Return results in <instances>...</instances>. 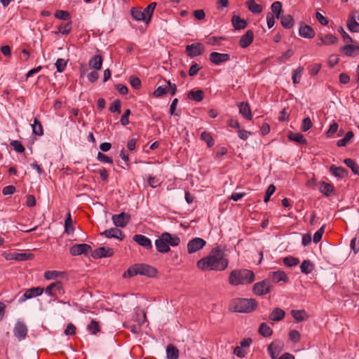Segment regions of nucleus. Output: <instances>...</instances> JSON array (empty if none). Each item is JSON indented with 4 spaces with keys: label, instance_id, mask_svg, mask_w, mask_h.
I'll return each instance as SVG.
<instances>
[{
    "label": "nucleus",
    "instance_id": "nucleus-40",
    "mask_svg": "<svg viewBox=\"0 0 359 359\" xmlns=\"http://www.w3.org/2000/svg\"><path fill=\"white\" fill-rule=\"evenodd\" d=\"M348 30L351 32H359V23L353 16L350 17L346 23Z\"/></svg>",
    "mask_w": 359,
    "mask_h": 359
},
{
    "label": "nucleus",
    "instance_id": "nucleus-10",
    "mask_svg": "<svg viewBox=\"0 0 359 359\" xmlns=\"http://www.w3.org/2000/svg\"><path fill=\"white\" fill-rule=\"evenodd\" d=\"M114 224L116 227H125L130 219V215L125 212L114 215L111 217Z\"/></svg>",
    "mask_w": 359,
    "mask_h": 359
},
{
    "label": "nucleus",
    "instance_id": "nucleus-7",
    "mask_svg": "<svg viewBox=\"0 0 359 359\" xmlns=\"http://www.w3.org/2000/svg\"><path fill=\"white\" fill-rule=\"evenodd\" d=\"M44 290L41 287H36L27 289L25 293L19 298L18 302L20 304L25 302L27 299L36 297L42 294Z\"/></svg>",
    "mask_w": 359,
    "mask_h": 359
},
{
    "label": "nucleus",
    "instance_id": "nucleus-32",
    "mask_svg": "<svg viewBox=\"0 0 359 359\" xmlns=\"http://www.w3.org/2000/svg\"><path fill=\"white\" fill-rule=\"evenodd\" d=\"M271 277L275 283H279L280 281L287 282L288 280L287 274L283 271L273 272Z\"/></svg>",
    "mask_w": 359,
    "mask_h": 359
},
{
    "label": "nucleus",
    "instance_id": "nucleus-28",
    "mask_svg": "<svg viewBox=\"0 0 359 359\" xmlns=\"http://www.w3.org/2000/svg\"><path fill=\"white\" fill-rule=\"evenodd\" d=\"M231 22L235 29H243L247 26V22L239 16L233 15L231 18Z\"/></svg>",
    "mask_w": 359,
    "mask_h": 359
},
{
    "label": "nucleus",
    "instance_id": "nucleus-29",
    "mask_svg": "<svg viewBox=\"0 0 359 359\" xmlns=\"http://www.w3.org/2000/svg\"><path fill=\"white\" fill-rule=\"evenodd\" d=\"M315 269V265L309 259L304 260L300 265V270L304 274L311 273Z\"/></svg>",
    "mask_w": 359,
    "mask_h": 359
},
{
    "label": "nucleus",
    "instance_id": "nucleus-55",
    "mask_svg": "<svg viewBox=\"0 0 359 359\" xmlns=\"http://www.w3.org/2000/svg\"><path fill=\"white\" fill-rule=\"evenodd\" d=\"M121 102L119 100H115L111 104L109 107V111L111 112H117L118 114H121Z\"/></svg>",
    "mask_w": 359,
    "mask_h": 359
},
{
    "label": "nucleus",
    "instance_id": "nucleus-17",
    "mask_svg": "<svg viewBox=\"0 0 359 359\" xmlns=\"http://www.w3.org/2000/svg\"><path fill=\"white\" fill-rule=\"evenodd\" d=\"M253 39L254 33L252 30L249 29L241 37L239 46L243 48H245L252 43Z\"/></svg>",
    "mask_w": 359,
    "mask_h": 359
},
{
    "label": "nucleus",
    "instance_id": "nucleus-15",
    "mask_svg": "<svg viewBox=\"0 0 359 359\" xmlns=\"http://www.w3.org/2000/svg\"><path fill=\"white\" fill-rule=\"evenodd\" d=\"M133 240L138 245L145 248L147 250H151L152 248L151 240L144 235L135 234L133 236Z\"/></svg>",
    "mask_w": 359,
    "mask_h": 359
},
{
    "label": "nucleus",
    "instance_id": "nucleus-20",
    "mask_svg": "<svg viewBox=\"0 0 359 359\" xmlns=\"http://www.w3.org/2000/svg\"><path fill=\"white\" fill-rule=\"evenodd\" d=\"M239 108V113L247 120L252 119L251 109L248 102H239L238 104Z\"/></svg>",
    "mask_w": 359,
    "mask_h": 359
},
{
    "label": "nucleus",
    "instance_id": "nucleus-19",
    "mask_svg": "<svg viewBox=\"0 0 359 359\" xmlns=\"http://www.w3.org/2000/svg\"><path fill=\"white\" fill-rule=\"evenodd\" d=\"M163 236L164 237V241L168 245V247H176L180 243V238L177 235H172L168 232L162 233Z\"/></svg>",
    "mask_w": 359,
    "mask_h": 359
},
{
    "label": "nucleus",
    "instance_id": "nucleus-47",
    "mask_svg": "<svg viewBox=\"0 0 359 359\" xmlns=\"http://www.w3.org/2000/svg\"><path fill=\"white\" fill-rule=\"evenodd\" d=\"M34 257L33 254L32 253H20L17 252L13 255V259L17 261H26L32 259Z\"/></svg>",
    "mask_w": 359,
    "mask_h": 359
},
{
    "label": "nucleus",
    "instance_id": "nucleus-26",
    "mask_svg": "<svg viewBox=\"0 0 359 359\" xmlns=\"http://www.w3.org/2000/svg\"><path fill=\"white\" fill-rule=\"evenodd\" d=\"M245 5L248 9L253 14H259L262 12V6L257 4L255 0L247 1Z\"/></svg>",
    "mask_w": 359,
    "mask_h": 359
},
{
    "label": "nucleus",
    "instance_id": "nucleus-30",
    "mask_svg": "<svg viewBox=\"0 0 359 359\" xmlns=\"http://www.w3.org/2000/svg\"><path fill=\"white\" fill-rule=\"evenodd\" d=\"M291 315L296 322H302L308 318V315L304 310H292Z\"/></svg>",
    "mask_w": 359,
    "mask_h": 359
},
{
    "label": "nucleus",
    "instance_id": "nucleus-11",
    "mask_svg": "<svg viewBox=\"0 0 359 359\" xmlns=\"http://www.w3.org/2000/svg\"><path fill=\"white\" fill-rule=\"evenodd\" d=\"M114 251L112 248L100 247L91 252V256L94 259H100L102 257H110L113 256Z\"/></svg>",
    "mask_w": 359,
    "mask_h": 359
},
{
    "label": "nucleus",
    "instance_id": "nucleus-24",
    "mask_svg": "<svg viewBox=\"0 0 359 359\" xmlns=\"http://www.w3.org/2000/svg\"><path fill=\"white\" fill-rule=\"evenodd\" d=\"M330 172L335 177L344 178L348 175V171L342 167H336L332 165L330 167Z\"/></svg>",
    "mask_w": 359,
    "mask_h": 359
},
{
    "label": "nucleus",
    "instance_id": "nucleus-34",
    "mask_svg": "<svg viewBox=\"0 0 359 359\" xmlns=\"http://www.w3.org/2000/svg\"><path fill=\"white\" fill-rule=\"evenodd\" d=\"M204 97V93L201 90H190L187 94V97L189 100H194L196 102H201L203 100Z\"/></svg>",
    "mask_w": 359,
    "mask_h": 359
},
{
    "label": "nucleus",
    "instance_id": "nucleus-16",
    "mask_svg": "<svg viewBox=\"0 0 359 359\" xmlns=\"http://www.w3.org/2000/svg\"><path fill=\"white\" fill-rule=\"evenodd\" d=\"M299 35L306 39H312L315 36V32L313 29L304 23H302L299 29Z\"/></svg>",
    "mask_w": 359,
    "mask_h": 359
},
{
    "label": "nucleus",
    "instance_id": "nucleus-14",
    "mask_svg": "<svg viewBox=\"0 0 359 359\" xmlns=\"http://www.w3.org/2000/svg\"><path fill=\"white\" fill-rule=\"evenodd\" d=\"M210 61L216 65L227 62L230 60V55L227 53L212 52L209 56Z\"/></svg>",
    "mask_w": 359,
    "mask_h": 359
},
{
    "label": "nucleus",
    "instance_id": "nucleus-45",
    "mask_svg": "<svg viewBox=\"0 0 359 359\" xmlns=\"http://www.w3.org/2000/svg\"><path fill=\"white\" fill-rule=\"evenodd\" d=\"M344 163L350 168L352 170V172L355 175H359V166L358 164L351 158H346L344 161Z\"/></svg>",
    "mask_w": 359,
    "mask_h": 359
},
{
    "label": "nucleus",
    "instance_id": "nucleus-63",
    "mask_svg": "<svg viewBox=\"0 0 359 359\" xmlns=\"http://www.w3.org/2000/svg\"><path fill=\"white\" fill-rule=\"evenodd\" d=\"M133 333H139L141 330V323L138 322L137 324L128 323L126 326Z\"/></svg>",
    "mask_w": 359,
    "mask_h": 359
},
{
    "label": "nucleus",
    "instance_id": "nucleus-13",
    "mask_svg": "<svg viewBox=\"0 0 359 359\" xmlns=\"http://www.w3.org/2000/svg\"><path fill=\"white\" fill-rule=\"evenodd\" d=\"M13 334L19 341L24 339L27 334V325L23 322L18 321L15 325Z\"/></svg>",
    "mask_w": 359,
    "mask_h": 359
},
{
    "label": "nucleus",
    "instance_id": "nucleus-31",
    "mask_svg": "<svg viewBox=\"0 0 359 359\" xmlns=\"http://www.w3.org/2000/svg\"><path fill=\"white\" fill-rule=\"evenodd\" d=\"M130 12L134 20L137 21H143L144 23L148 24L145 15H144L141 8H133Z\"/></svg>",
    "mask_w": 359,
    "mask_h": 359
},
{
    "label": "nucleus",
    "instance_id": "nucleus-25",
    "mask_svg": "<svg viewBox=\"0 0 359 359\" xmlns=\"http://www.w3.org/2000/svg\"><path fill=\"white\" fill-rule=\"evenodd\" d=\"M285 312L280 308H275L269 314V319L272 321H280L284 318Z\"/></svg>",
    "mask_w": 359,
    "mask_h": 359
},
{
    "label": "nucleus",
    "instance_id": "nucleus-9",
    "mask_svg": "<svg viewBox=\"0 0 359 359\" xmlns=\"http://www.w3.org/2000/svg\"><path fill=\"white\" fill-rule=\"evenodd\" d=\"M206 245V241L201 238H195L190 240L187 243V250L189 254H193Z\"/></svg>",
    "mask_w": 359,
    "mask_h": 359
},
{
    "label": "nucleus",
    "instance_id": "nucleus-22",
    "mask_svg": "<svg viewBox=\"0 0 359 359\" xmlns=\"http://www.w3.org/2000/svg\"><path fill=\"white\" fill-rule=\"evenodd\" d=\"M102 62L103 58L102 55H95L90 59L88 65L90 68L94 69L95 70H100L102 68Z\"/></svg>",
    "mask_w": 359,
    "mask_h": 359
},
{
    "label": "nucleus",
    "instance_id": "nucleus-58",
    "mask_svg": "<svg viewBox=\"0 0 359 359\" xmlns=\"http://www.w3.org/2000/svg\"><path fill=\"white\" fill-rule=\"evenodd\" d=\"M11 145L13 149L18 153H22L25 151V147L18 140H13L11 142Z\"/></svg>",
    "mask_w": 359,
    "mask_h": 359
},
{
    "label": "nucleus",
    "instance_id": "nucleus-46",
    "mask_svg": "<svg viewBox=\"0 0 359 359\" xmlns=\"http://www.w3.org/2000/svg\"><path fill=\"white\" fill-rule=\"evenodd\" d=\"M201 138L207 143L208 147H212L215 144L214 140L210 133L207 131H203L201 134Z\"/></svg>",
    "mask_w": 359,
    "mask_h": 359
},
{
    "label": "nucleus",
    "instance_id": "nucleus-3",
    "mask_svg": "<svg viewBox=\"0 0 359 359\" xmlns=\"http://www.w3.org/2000/svg\"><path fill=\"white\" fill-rule=\"evenodd\" d=\"M258 304L255 299L236 298L229 304V310L238 313H251L257 308Z\"/></svg>",
    "mask_w": 359,
    "mask_h": 359
},
{
    "label": "nucleus",
    "instance_id": "nucleus-12",
    "mask_svg": "<svg viewBox=\"0 0 359 359\" xmlns=\"http://www.w3.org/2000/svg\"><path fill=\"white\" fill-rule=\"evenodd\" d=\"M45 292L50 297H55L57 294H63L62 284L60 281L52 283L46 288Z\"/></svg>",
    "mask_w": 359,
    "mask_h": 359
},
{
    "label": "nucleus",
    "instance_id": "nucleus-33",
    "mask_svg": "<svg viewBox=\"0 0 359 359\" xmlns=\"http://www.w3.org/2000/svg\"><path fill=\"white\" fill-rule=\"evenodd\" d=\"M280 22L285 29H290L294 25V21L291 15H285L280 17Z\"/></svg>",
    "mask_w": 359,
    "mask_h": 359
},
{
    "label": "nucleus",
    "instance_id": "nucleus-57",
    "mask_svg": "<svg viewBox=\"0 0 359 359\" xmlns=\"http://www.w3.org/2000/svg\"><path fill=\"white\" fill-rule=\"evenodd\" d=\"M67 66V60L65 59L59 58L55 62V67L58 72H62Z\"/></svg>",
    "mask_w": 359,
    "mask_h": 359
},
{
    "label": "nucleus",
    "instance_id": "nucleus-38",
    "mask_svg": "<svg viewBox=\"0 0 359 359\" xmlns=\"http://www.w3.org/2000/svg\"><path fill=\"white\" fill-rule=\"evenodd\" d=\"M156 3L152 2L149 4L143 11V14L145 15V18L147 19V21L148 22V24L150 22L152 15L154 13V11L156 8Z\"/></svg>",
    "mask_w": 359,
    "mask_h": 359
},
{
    "label": "nucleus",
    "instance_id": "nucleus-23",
    "mask_svg": "<svg viewBox=\"0 0 359 359\" xmlns=\"http://www.w3.org/2000/svg\"><path fill=\"white\" fill-rule=\"evenodd\" d=\"M319 41H320L317 43L318 46H320L322 45L329 46V45L336 43L337 42V38L334 35L329 34H326L324 36H321L319 39Z\"/></svg>",
    "mask_w": 359,
    "mask_h": 359
},
{
    "label": "nucleus",
    "instance_id": "nucleus-43",
    "mask_svg": "<svg viewBox=\"0 0 359 359\" xmlns=\"http://www.w3.org/2000/svg\"><path fill=\"white\" fill-rule=\"evenodd\" d=\"M271 8L274 17L276 18H280V15L283 12L282 3L278 1H275L272 4Z\"/></svg>",
    "mask_w": 359,
    "mask_h": 359
},
{
    "label": "nucleus",
    "instance_id": "nucleus-6",
    "mask_svg": "<svg viewBox=\"0 0 359 359\" xmlns=\"http://www.w3.org/2000/svg\"><path fill=\"white\" fill-rule=\"evenodd\" d=\"M187 56L195 57L201 55L205 51V46L203 43L197 42L187 45L185 48Z\"/></svg>",
    "mask_w": 359,
    "mask_h": 359
},
{
    "label": "nucleus",
    "instance_id": "nucleus-39",
    "mask_svg": "<svg viewBox=\"0 0 359 359\" xmlns=\"http://www.w3.org/2000/svg\"><path fill=\"white\" fill-rule=\"evenodd\" d=\"M288 139L291 141L296 142L302 144H307V141L304 138V135L299 133H290L288 135Z\"/></svg>",
    "mask_w": 359,
    "mask_h": 359
},
{
    "label": "nucleus",
    "instance_id": "nucleus-18",
    "mask_svg": "<svg viewBox=\"0 0 359 359\" xmlns=\"http://www.w3.org/2000/svg\"><path fill=\"white\" fill-rule=\"evenodd\" d=\"M101 236H104L106 238H115L121 241L124 238L123 232L117 228H111L109 229H107L101 233Z\"/></svg>",
    "mask_w": 359,
    "mask_h": 359
},
{
    "label": "nucleus",
    "instance_id": "nucleus-56",
    "mask_svg": "<svg viewBox=\"0 0 359 359\" xmlns=\"http://www.w3.org/2000/svg\"><path fill=\"white\" fill-rule=\"evenodd\" d=\"M312 126H313V123H312L310 118L309 117H306V118H304L303 121H302V126H301V130L303 132H306L310 128H311Z\"/></svg>",
    "mask_w": 359,
    "mask_h": 359
},
{
    "label": "nucleus",
    "instance_id": "nucleus-54",
    "mask_svg": "<svg viewBox=\"0 0 359 359\" xmlns=\"http://www.w3.org/2000/svg\"><path fill=\"white\" fill-rule=\"evenodd\" d=\"M72 22H69L64 25H60L57 27V30L59 33L67 35L72 30Z\"/></svg>",
    "mask_w": 359,
    "mask_h": 359
},
{
    "label": "nucleus",
    "instance_id": "nucleus-35",
    "mask_svg": "<svg viewBox=\"0 0 359 359\" xmlns=\"http://www.w3.org/2000/svg\"><path fill=\"white\" fill-rule=\"evenodd\" d=\"M166 354L168 359H178L179 350L172 344H169L166 347Z\"/></svg>",
    "mask_w": 359,
    "mask_h": 359
},
{
    "label": "nucleus",
    "instance_id": "nucleus-4",
    "mask_svg": "<svg viewBox=\"0 0 359 359\" xmlns=\"http://www.w3.org/2000/svg\"><path fill=\"white\" fill-rule=\"evenodd\" d=\"M156 273L157 270L150 265L146 264H136L129 267L127 271L123 273V276L124 278L133 277L140 274L148 277H154Z\"/></svg>",
    "mask_w": 359,
    "mask_h": 359
},
{
    "label": "nucleus",
    "instance_id": "nucleus-53",
    "mask_svg": "<svg viewBox=\"0 0 359 359\" xmlns=\"http://www.w3.org/2000/svg\"><path fill=\"white\" fill-rule=\"evenodd\" d=\"M55 17L62 20H68L71 18V15L68 11L59 10L55 13Z\"/></svg>",
    "mask_w": 359,
    "mask_h": 359
},
{
    "label": "nucleus",
    "instance_id": "nucleus-36",
    "mask_svg": "<svg viewBox=\"0 0 359 359\" xmlns=\"http://www.w3.org/2000/svg\"><path fill=\"white\" fill-rule=\"evenodd\" d=\"M340 50L346 56L351 57L353 55L355 51L359 50V47L358 46L346 43V45L340 48Z\"/></svg>",
    "mask_w": 359,
    "mask_h": 359
},
{
    "label": "nucleus",
    "instance_id": "nucleus-64",
    "mask_svg": "<svg viewBox=\"0 0 359 359\" xmlns=\"http://www.w3.org/2000/svg\"><path fill=\"white\" fill-rule=\"evenodd\" d=\"M289 338L293 342H299L300 341V334L297 330H291L289 333Z\"/></svg>",
    "mask_w": 359,
    "mask_h": 359
},
{
    "label": "nucleus",
    "instance_id": "nucleus-49",
    "mask_svg": "<svg viewBox=\"0 0 359 359\" xmlns=\"http://www.w3.org/2000/svg\"><path fill=\"white\" fill-rule=\"evenodd\" d=\"M169 92V88L167 85H162L158 86L154 92L153 95L156 97H160Z\"/></svg>",
    "mask_w": 359,
    "mask_h": 359
},
{
    "label": "nucleus",
    "instance_id": "nucleus-50",
    "mask_svg": "<svg viewBox=\"0 0 359 359\" xmlns=\"http://www.w3.org/2000/svg\"><path fill=\"white\" fill-rule=\"evenodd\" d=\"M353 135H354L352 131L347 132L342 139L337 141V147H345L350 141V140L353 137Z\"/></svg>",
    "mask_w": 359,
    "mask_h": 359
},
{
    "label": "nucleus",
    "instance_id": "nucleus-48",
    "mask_svg": "<svg viewBox=\"0 0 359 359\" xmlns=\"http://www.w3.org/2000/svg\"><path fill=\"white\" fill-rule=\"evenodd\" d=\"M304 70L303 67H299L297 69L292 71V81L294 84L299 83L302 77V74Z\"/></svg>",
    "mask_w": 359,
    "mask_h": 359
},
{
    "label": "nucleus",
    "instance_id": "nucleus-2",
    "mask_svg": "<svg viewBox=\"0 0 359 359\" xmlns=\"http://www.w3.org/2000/svg\"><path fill=\"white\" fill-rule=\"evenodd\" d=\"M255 273L248 269H238L231 271L229 276L230 285L236 286L238 285L250 284L255 280Z\"/></svg>",
    "mask_w": 359,
    "mask_h": 359
},
{
    "label": "nucleus",
    "instance_id": "nucleus-5",
    "mask_svg": "<svg viewBox=\"0 0 359 359\" xmlns=\"http://www.w3.org/2000/svg\"><path fill=\"white\" fill-rule=\"evenodd\" d=\"M271 284L269 280L265 279L254 284L252 292L258 296H263L270 292Z\"/></svg>",
    "mask_w": 359,
    "mask_h": 359
},
{
    "label": "nucleus",
    "instance_id": "nucleus-52",
    "mask_svg": "<svg viewBox=\"0 0 359 359\" xmlns=\"http://www.w3.org/2000/svg\"><path fill=\"white\" fill-rule=\"evenodd\" d=\"M87 329L93 334H96L100 330L99 323L95 320H92L90 324L88 325Z\"/></svg>",
    "mask_w": 359,
    "mask_h": 359
},
{
    "label": "nucleus",
    "instance_id": "nucleus-37",
    "mask_svg": "<svg viewBox=\"0 0 359 359\" xmlns=\"http://www.w3.org/2000/svg\"><path fill=\"white\" fill-rule=\"evenodd\" d=\"M72 223L71 213L69 212L65 221V232L68 235L73 234L74 233V228Z\"/></svg>",
    "mask_w": 359,
    "mask_h": 359
},
{
    "label": "nucleus",
    "instance_id": "nucleus-60",
    "mask_svg": "<svg viewBox=\"0 0 359 359\" xmlns=\"http://www.w3.org/2000/svg\"><path fill=\"white\" fill-rule=\"evenodd\" d=\"M338 32L341 34L344 43H349L353 41L352 38L344 31L342 27H339Z\"/></svg>",
    "mask_w": 359,
    "mask_h": 359
},
{
    "label": "nucleus",
    "instance_id": "nucleus-42",
    "mask_svg": "<svg viewBox=\"0 0 359 359\" xmlns=\"http://www.w3.org/2000/svg\"><path fill=\"white\" fill-rule=\"evenodd\" d=\"M32 132L34 135L41 136L43 134V130L41 122L38 118H34V123L32 125Z\"/></svg>",
    "mask_w": 359,
    "mask_h": 359
},
{
    "label": "nucleus",
    "instance_id": "nucleus-41",
    "mask_svg": "<svg viewBox=\"0 0 359 359\" xmlns=\"http://www.w3.org/2000/svg\"><path fill=\"white\" fill-rule=\"evenodd\" d=\"M259 333L264 337H268L272 335L273 330L266 323H262L259 325Z\"/></svg>",
    "mask_w": 359,
    "mask_h": 359
},
{
    "label": "nucleus",
    "instance_id": "nucleus-62",
    "mask_svg": "<svg viewBox=\"0 0 359 359\" xmlns=\"http://www.w3.org/2000/svg\"><path fill=\"white\" fill-rule=\"evenodd\" d=\"M325 231V226H321L313 235V242L318 243L322 238L323 234Z\"/></svg>",
    "mask_w": 359,
    "mask_h": 359
},
{
    "label": "nucleus",
    "instance_id": "nucleus-59",
    "mask_svg": "<svg viewBox=\"0 0 359 359\" xmlns=\"http://www.w3.org/2000/svg\"><path fill=\"white\" fill-rule=\"evenodd\" d=\"M97 159L102 162L106 163H113V160L111 157L107 156V155L102 154V152H98L97 156Z\"/></svg>",
    "mask_w": 359,
    "mask_h": 359
},
{
    "label": "nucleus",
    "instance_id": "nucleus-21",
    "mask_svg": "<svg viewBox=\"0 0 359 359\" xmlns=\"http://www.w3.org/2000/svg\"><path fill=\"white\" fill-rule=\"evenodd\" d=\"M163 240H165L164 237L161 234L158 238L155 241V245L158 252L161 253H167L170 250V248L168 247L167 243Z\"/></svg>",
    "mask_w": 359,
    "mask_h": 359
},
{
    "label": "nucleus",
    "instance_id": "nucleus-8",
    "mask_svg": "<svg viewBox=\"0 0 359 359\" xmlns=\"http://www.w3.org/2000/svg\"><path fill=\"white\" fill-rule=\"evenodd\" d=\"M91 251V246L86 243L75 244L69 249V252L72 256H78L81 255H86Z\"/></svg>",
    "mask_w": 359,
    "mask_h": 359
},
{
    "label": "nucleus",
    "instance_id": "nucleus-27",
    "mask_svg": "<svg viewBox=\"0 0 359 359\" xmlns=\"http://www.w3.org/2000/svg\"><path fill=\"white\" fill-rule=\"evenodd\" d=\"M281 351V346L279 343L278 342H272L269 346H268V352L270 355V356L275 359L278 357V355L280 354Z\"/></svg>",
    "mask_w": 359,
    "mask_h": 359
},
{
    "label": "nucleus",
    "instance_id": "nucleus-51",
    "mask_svg": "<svg viewBox=\"0 0 359 359\" xmlns=\"http://www.w3.org/2000/svg\"><path fill=\"white\" fill-rule=\"evenodd\" d=\"M283 263L289 267L295 266L299 263V259L297 257L288 256L283 259Z\"/></svg>",
    "mask_w": 359,
    "mask_h": 359
},
{
    "label": "nucleus",
    "instance_id": "nucleus-61",
    "mask_svg": "<svg viewBox=\"0 0 359 359\" xmlns=\"http://www.w3.org/2000/svg\"><path fill=\"white\" fill-rule=\"evenodd\" d=\"M276 187L273 184H270L266 191L264 201L267 203L270 200L271 196L274 193Z\"/></svg>",
    "mask_w": 359,
    "mask_h": 359
},
{
    "label": "nucleus",
    "instance_id": "nucleus-44",
    "mask_svg": "<svg viewBox=\"0 0 359 359\" xmlns=\"http://www.w3.org/2000/svg\"><path fill=\"white\" fill-rule=\"evenodd\" d=\"M334 190V187L327 182H323L320 187V191L327 196H329Z\"/></svg>",
    "mask_w": 359,
    "mask_h": 359
},
{
    "label": "nucleus",
    "instance_id": "nucleus-1",
    "mask_svg": "<svg viewBox=\"0 0 359 359\" xmlns=\"http://www.w3.org/2000/svg\"><path fill=\"white\" fill-rule=\"evenodd\" d=\"M228 264V259L224 258V252L219 248H213L208 257L201 259L197 262V266L202 271H224Z\"/></svg>",
    "mask_w": 359,
    "mask_h": 359
}]
</instances>
